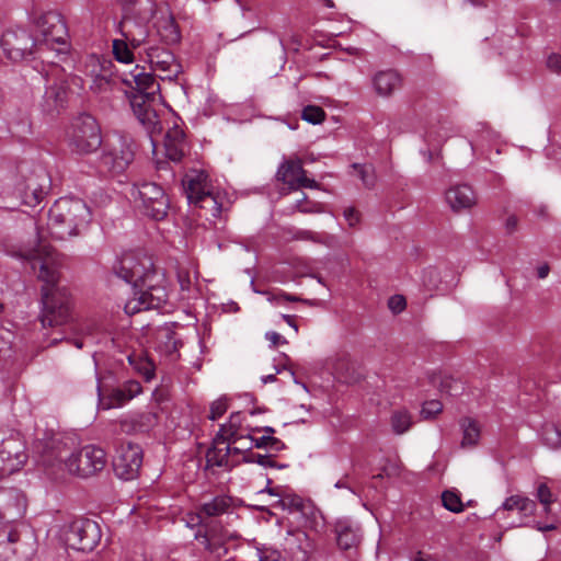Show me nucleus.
Returning a JSON list of instances; mask_svg holds the SVG:
<instances>
[{
	"label": "nucleus",
	"instance_id": "23",
	"mask_svg": "<svg viewBox=\"0 0 561 561\" xmlns=\"http://www.w3.org/2000/svg\"><path fill=\"white\" fill-rule=\"evenodd\" d=\"M230 442H232L230 438L217 433L214 438L213 447L206 453L207 467L230 469L238 463V459L231 458Z\"/></svg>",
	"mask_w": 561,
	"mask_h": 561
},
{
	"label": "nucleus",
	"instance_id": "21",
	"mask_svg": "<svg viewBox=\"0 0 561 561\" xmlns=\"http://www.w3.org/2000/svg\"><path fill=\"white\" fill-rule=\"evenodd\" d=\"M25 511L26 501L21 491L0 490V522H15L24 516Z\"/></svg>",
	"mask_w": 561,
	"mask_h": 561
},
{
	"label": "nucleus",
	"instance_id": "14",
	"mask_svg": "<svg viewBox=\"0 0 561 561\" xmlns=\"http://www.w3.org/2000/svg\"><path fill=\"white\" fill-rule=\"evenodd\" d=\"M535 499L538 505L535 506V518L531 520V527L539 531H548L557 528L558 515L553 512L552 505L556 503V495L546 481L535 482Z\"/></svg>",
	"mask_w": 561,
	"mask_h": 561
},
{
	"label": "nucleus",
	"instance_id": "25",
	"mask_svg": "<svg viewBox=\"0 0 561 561\" xmlns=\"http://www.w3.org/2000/svg\"><path fill=\"white\" fill-rule=\"evenodd\" d=\"M157 424V416L152 412L133 413L122 417L117 423L115 433L138 434L147 433Z\"/></svg>",
	"mask_w": 561,
	"mask_h": 561
},
{
	"label": "nucleus",
	"instance_id": "22",
	"mask_svg": "<svg viewBox=\"0 0 561 561\" xmlns=\"http://www.w3.org/2000/svg\"><path fill=\"white\" fill-rule=\"evenodd\" d=\"M99 390V408L102 410H110L113 408H118L127 403L129 400L138 396L142 388L140 383L136 380H127L122 386L113 388L108 394H101L100 387Z\"/></svg>",
	"mask_w": 561,
	"mask_h": 561
},
{
	"label": "nucleus",
	"instance_id": "51",
	"mask_svg": "<svg viewBox=\"0 0 561 561\" xmlns=\"http://www.w3.org/2000/svg\"><path fill=\"white\" fill-rule=\"evenodd\" d=\"M353 168L357 171L365 186L374 185V174L370 165L354 164Z\"/></svg>",
	"mask_w": 561,
	"mask_h": 561
},
{
	"label": "nucleus",
	"instance_id": "45",
	"mask_svg": "<svg viewBox=\"0 0 561 561\" xmlns=\"http://www.w3.org/2000/svg\"><path fill=\"white\" fill-rule=\"evenodd\" d=\"M301 117L308 123L320 124L324 119L325 113L320 106L308 105L304 107Z\"/></svg>",
	"mask_w": 561,
	"mask_h": 561
},
{
	"label": "nucleus",
	"instance_id": "13",
	"mask_svg": "<svg viewBox=\"0 0 561 561\" xmlns=\"http://www.w3.org/2000/svg\"><path fill=\"white\" fill-rule=\"evenodd\" d=\"M139 55L161 80L173 81L182 72V66L176 61L173 53L162 46L148 45L144 51H139Z\"/></svg>",
	"mask_w": 561,
	"mask_h": 561
},
{
	"label": "nucleus",
	"instance_id": "20",
	"mask_svg": "<svg viewBox=\"0 0 561 561\" xmlns=\"http://www.w3.org/2000/svg\"><path fill=\"white\" fill-rule=\"evenodd\" d=\"M277 179L288 185L289 190L296 191L301 187L318 188L319 184L307 178L300 159L285 160L277 170Z\"/></svg>",
	"mask_w": 561,
	"mask_h": 561
},
{
	"label": "nucleus",
	"instance_id": "33",
	"mask_svg": "<svg viewBox=\"0 0 561 561\" xmlns=\"http://www.w3.org/2000/svg\"><path fill=\"white\" fill-rule=\"evenodd\" d=\"M459 427L462 433L460 446L462 448H473L478 445L481 436V426L472 417H462L459 420Z\"/></svg>",
	"mask_w": 561,
	"mask_h": 561
},
{
	"label": "nucleus",
	"instance_id": "11",
	"mask_svg": "<svg viewBox=\"0 0 561 561\" xmlns=\"http://www.w3.org/2000/svg\"><path fill=\"white\" fill-rule=\"evenodd\" d=\"M289 514L295 515L296 519L301 523L305 528L320 531L323 527V516L319 510L309 501H305L297 494L283 492L282 496L275 504Z\"/></svg>",
	"mask_w": 561,
	"mask_h": 561
},
{
	"label": "nucleus",
	"instance_id": "50",
	"mask_svg": "<svg viewBox=\"0 0 561 561\" xmlns=\"http://www.w3.org/2000/svg\"><path fill=\"white\" fill-rule=\"evenodd\" d=\"M228 410V403L226 398H220L214 401L210 405L209 419L215 421L221 417Z\"/></svg>",
	"mask_w": 561,
	"mask_h": 561
},
{
	"label": "nucleus",
	"instance_id": "6",
	"mask_svg": "<svg viewBox=\"0 0 561 561\" xmlns=\"http://www.w3.org/2000/svg\"><path fill=\"white\" fill-rule=\"evenodd\" d=\"M41 38L36 39L37 54L41 58L47 50H56L57 53L67 51V26L64 18L56 11L44 13L37 22Z\"/></svg>",
	"mask_w": 561,
	"mask_h": 561
},
{
	"label": "nucleus",
	"instance_id": "57",
	"mask_svg": "<svg viewBox=\"0 0 561 561\" xmlns=\"http://www.w3.org/2000/svg\"><path fill=\"white\" fill-rule=\"evenodd\" d=\"M265 339L271 342L273 346H276L278 344H286L287 341L284 336H282L279 333L275 331H268L265 333Z\"/></svg>",
	"mask_w": 561,
	"mask_h": 561
},
{
	"label": "nucleus",
	"instance_id": "49",
	"mask_svg": "<svg viewBox=\"0 0 561 561\" xmlns=\"http://www.w3.org/2000/svg\"><path fill=\"white\" fill-rule=\"evenodd\" d=\"M443 411L442 402L437 400L426 401L421 410V414L424 419H430Z\"/></svg>",
	"mask_w": 561,
	"mask_h": 561
},
{
	"label": "nucleus",
	"instance_id": "10",
	"mask_svg": "<svg viewBox=\"0 0 561 561\" xmlns=\"http://www.w3.org/2000/svg\"><path fill=\"white\" fill-rule=\"evenodd\" d=\"M134 156V140L129 136L113 135L105 140L101 164L113 173H122L133 162Z\"/></svg>",
	"mask_w": 561,
	"mask_h": 561
},
{
	"label": "nucleus",
	"instance_id": "63",
	"mask_svg": "<svg viewBox=\"0 0 561 561\" xmlns=\"http://www.w3.org/2000/svg\"><path fill=\"white\" fill-rule=\"evenodd\" d=\"M282 318L284 319V321L289 325L291 327L295 332H298V327H297V323H296V318L295 316H289V314H283Z\"/></svg>",
	"mask_w": 561,
	"mask_h": 561
},
{
	"label": "nucleus",
	"instance_id": "5",
	"mask_svg": "<svg viewBox=\"0 0 561 561\" xmlns=\"http://www.w3.org/2000/svg\"><path fill=\"white\" fill-rule=\"evenodd\" d=\"M152 11L151 0L126 1L125 14L118 24V31L134 49L144 51L145 47L154 44V34L148 26Z\"/></svg>",
	"mask_w": 561,
	"mask_h": 561
},
{
	"label": "nucleus",
	"instance_id": "41",
	"mask_svg": "<svg viewBox=\"0 0 561 561\" xmlns=\"http://www.w3.org/2000/svg\"><path fill=\"white\" fill-rule=\"evenodd\" d=\"M243 461L248 463H257L264 468H287V465H277L271 455H262L259 453H247L243 455Z\"/></svg>",
	"mask_w": 561,
	"mask_h": 561
},
{
	"label": "nucleus",
	"instance_id": "17",
	"mask_svg": "<svg viewBox=\"0 0 561 561\" xmlns=\"http://www.w3.org/2000/svg\"><path fill=\"white\" fill-rule=\"evenodd\" d=\"M36 39L24 28H9L1 37L4 55L12 61L23 60L27 55L37 53Z\"/></svg>",
	"mask_w": 561,
	"mask_h": 561
},
{
	"label": "nucleus",
	"instance_id": "35",
	"mask_svg": "<svg viewBox=\"0 0 561 561\" xmlns=\"http://www.w3.org/2000/svg\"><path fill=\"white\" fill-rule=\"evenodd\" d=\"M243 416L240 412H234L230 415L229 422L222 424L219 430L221 436L230 438L233 443H238L245 438V435L241 432V424Z\"/></svg>",
	"mask_w": 561,
	"mask_h": 561
},
{
	"label": "nucleus",
	"instance_id": "36",
	"mask_svg": "<svg viewBox=\"0 0 561 561\" xmlns=\"http://www.w3.org/2000/svg\"><path fill=\"white\" fill-rule=\"evenodd\" d=\"M128 363L146 381H150L153 378L154 365L146 355L130 354L128 355Z\"/></svg>",
	"mask_w": 561,
	"mask_h": 561
},
{
	"label": "nucleus",
	"instance_id": "27",
	"mask_svg": "<svg viewBox=\"0 0 561 561\" xmlns=\"http://www.w3.org/2000/svg\"><path fill=\"white\" fill-rule=\"evenodd\" d=\"M208 175L204 171H193L183 179V187L190 204L201 202L204 195L211 192L207 182Z\"/></svg>",
	"mask_w": 561,
	"mask_h": 561
},
{
	"label": "nucleus",
	"instance_id": "24",
	"mask_svg": "<svg viewBox=\"0 0 561 561\" xmlns=\"http://www.w3.org/2000/svg\"><path fill=\"white\" fill-rule=\"evenodd\" d=\"M445 201L454 213H462L476 206L478 198L470 185L455 184L445 192Z\"/></svg>",
	"mask_w": 561,
	"mask_h": 561
},
{
	"label": "nucleus",
	"instance_id": "62",
	"mask_svg": "<svg viewBox=\"0 0 561 561\" xmlns=\"http://www.w3.org/2000/svg\"><path fill=\"white\" fill-rule=\"evenodd\" d=\"M549 271H550V267L547 263H543L541 264L538 268H537V276L538 278L540 279H543L548 276L549 274Z\"/></svg>",
	"mask_w": 561,
	"mask_h": 561
},
{
	"label": "nucleus",
	"instance_id": "28",
	"mask_svg": "<svg viewBox=\"0 0 561 561\" xmlns=\"http://www.w3.org/2000/svg\"><path fill=\"white\" fill-rule=\"evenodd\" d=\"M371 81L375 92L382 98L391 96L402 87L401 75L393 69L376 72Z\"/></svg>",
	"mask_w": 561,
	"mask_h": 561
},
{
	"label": "nucleus",
	"instance_id": "60",
	"mask_svg": "<svg viewBox=\"0 0 561 561\" xmlns=\"http://www.w3.org/2000/svg\"><path fill=\"white\" fill-rule=\"evenodd\" d=\"M299 234L300 238L305 240H311L313 242H324L318 233L310 230L300 231Z\"/></svg>",
	"mask_w": 561,
	"mask_h": 561
},
{
	"label": "nucleus",
	"instance_id": "16",
	"mask_svg": "<svg viewBox=\"0 0 561 561\" xmlns=\"http://www.w3.org/2000/svg\"><path fill=\"white\" fill-rule=\"evenodd\" d=\"M50 188V178L46 170L38 168L16 185V193L22 204L35 207Z\"/></svg>",
	"mask_w": 561,
	"mask_h": 561
},
{
	"label": "nucleus",
	"instance_id": "40",
	"mask_svg": "<svg viewBox=\"0 0 561 561\" xmlns=\"http://www.w3.org/2000/svg\"><path fill=\"white\" fill-rule=\"evenodd\" d=\"M245 439L252 442V447L254 446L256 448H264L270 451L277 453L285 448V444L280 439L270 435H262L261 437H255L252 433H248L245 435Z\"/></svg>",
	"mask_w": 561,
	"mask_h": 561
},
{
	"label": "nucleus",
	"instance_id": "43",
	"mask_svg": "<svg viewBox=\"0 0 561 561\" xmlns=\"http://www.w3.org/2000/svg\"><path fill=\"white\" fill-rule=\"evenodd\" d=\"M195 205L208 210L213 217H219L221 214V204L218 201V196L213 192L204 195L201 202H196Z\"/></svg>",
	"mask_w": 561,
	"mask_h": 561
},
{
	"label": "nucleus",
	"instance_id": "2",
	"mask_svg": "<svg viewBox=\"0 0 561 561\" xmlns=\"http://www.w3.org/2000/svg\"><path fill=\"white\" fill-rule=\"evenodd\" d=\"M39 461L47 468H57L70 474L87 478L105 468L106 453L101 447L89 445L73 453L61 439L51 437L34 446Z\"/></svg>",
	"mask_w": 561,
	"mask_h": 561
},
{
	"label": "nucleus",
	"instance_id": "32",
	"mask_svg": "<svg viewBox=\"0 0 561 561\" xmlns=\"http://www.w3.org/2000/svg\"><path fill=\"white\" fill-rule=\"evenodd\" d=\"M154 28L156 31L152 32L154 34V41L159 38L160 42L165 45L176 44L180 42L181 33L171 14L167 13L158 18L154 23Z\"/></svg>",
	"mask_w": 561,
	"mask_h": 561
},
{
	"label": "nucleus",
	"instance_id": "44",
	"mask_svg": "<svg viewBox=\"0 0 561 561\" xmlns=\"http://www.w3.org/2000/svg\"><path fill=\"white\" fill-rule=\"evenodd\" d=\"M526 508V499L520 496H511L503 503L502 512L516 513L520 516L518 525H523V511Z\"/></svg>",
	"mask_w": 561,
	"mask_h": 561
},
{
	"label": "nucleus",
	"instance_id": "61",
	"mask_svg": "<svg viewBox=\"0 0 561 561\" xmlns=\"http://www.w3.org/2000/svg\"><path fill=\"white\" fill-rule=\"evenodd\" d=\"M517 227V219L515 216H510L507 219H506V222H505V228H506V231L508 233H512L515 231Z\"/></svg>",
	"mask_w": 561,
	"mask_h": 561
},
{
	"label": "nucleus",
	"instance_id": "1",
	"mask_svg": "<svg viewBox=\"0 0 561 561\" xmlns=\"http://www.w3.org/2000/svg\"><path fill=\"white\" fill-rule=\"evenodd\" d=\"M10 254L31 263L34 271L38 267L37 277L45 284L42 289V324L55 327L67 323L71 318L70 295L66 288L57 286L60 266L57 255L45 244L34 251Z\"/></svg>",
	"mask_w": 561,
	"mask_h": 561
},
{
	"label": "nucleus",
	"instance_id": "47",
	"mask_svg": "<svg viewBox=\"0 0 561 561\" xmlns=\"http://www.w3.org/2000/svg\"><path fill=\"white\" fill-rule=\"evenodd\" d=\"M255 556L259 561H279L282 553L278 549L267 546L255 548Z\"/></svg>",
	"mask_w": 561,
	"mask_h": 561
},
{
	"label": "nucleus",
	"instance_id": "59",
	"mask_svg": "<svg viewBox=\"0 0 561 561\" xmlns=\"http://www.w3.org/2000/svg\"><path fill=\"white\" fill-rule=\"evenodd\" d=\"M178 276H179V283H180L181 289L190 290L192 283H191L188 273H184L181 271V272H179Z\"/></svg>",
	"mask_w": 561,
	"mask_h": 561
},
{
	"label": "nucleus",
	"instance_id": "58",
	"mask_svg": "<svg viewBox=\"0 0 561 561\" xmlns=\"http://www.w3.org/2000/svg\"><path fill=\"white\" fill-rule=\"evenodd\" d=\"M300 299L296 296L288 295L285 293H282L279 295L273 296L270 298V301L275 302L276 305L283 304L285 301H299Z\"/></svg>",
	"mask_w": 561,
	"mask_h": 561
},
{
	"label": "nucleus",
	"instance_id": "19",
	"mask_svg": "<svg viewBox=\"0 0 561 561\" xmlns=\"http://www.w3.org/2000/svg\"><path fill=\"white\" fill-rule=\"evenodd\" d=\"M142 463V451L138 445L127 443L122 445L113 460L115 474L122 480H133L137 477Z\"/></svg>",
	"mask_w": 561,
	"mask_h": 561
},
{
	"label": "nucleus",
	"instance_id": "38",
	"mask_svg": "<svg viewBox=\"0 0 561 561\" xmlns=\"http://www.w3.org/2000/svg\"><path fill=\"white\" fill-rule=\"evenodd\" d=\"M542 442L550 448H559L561 446V422L545 423L540 430Z\"/></svg>",
	"mask_w": 561,
	"mask_h": 561
},
{
	"label": "nucleus",
	"instance_id": "54",
	"mask_svg": "<svg viewBox=\"0 0 561 561\" xmlns=\"http://www.w3.org/2000/svg\"><path fill=\"white\" fill-rule=\"evenodd\" d=\"M80 335L88 337L99 331V324L94 320H87L79 325Z\"/></svg>",
	"mask_w": 561,
	"mask_h": 561
},
{
	"label": "nucleus",
	"instance_id": "9",
	"mask_svg": "<svg viewBox=\"0 0 561 561\" xmlns=\"http://www.w3.org/2000/svg\"><path fill=\"white\" fill-rule=\"evenodd\" d=\"M61 539L73 550L92 551L101 540V529L94 520L78 518L64 527Z\"/></svg>",
	"mask_w": 561,
	"mask_h": 561
},
{
	"label": "nucleus",
	"instance_id": "4",
	"mask_svg": "<svg viewBox=\"0 0 561 561\" xmlns=\"http://www.w3.org/2000/svg\"><path fill=\"white\" fill-rule=\"evenodd\" d=\"M232 497L228 495H216L204 501L197 506L196 518L202 529L195 534V539L201 540L205 549L216 558L227 554L226 540L227 531L210 519L228 514L232 508Z\"/></svg>",
	"mask_w": 561,
	"mask_h": 561
},
{
	"label": "nucleus",
	"instance_id": "26",
	"mask_svg": "<svg viewBox=\"0 0 561 561\" xmlns=\"http://www.w3.org/2000/svg\"><path fill=\"white\" fill-rule=\"evenodd\" d=\"M336 543L342 550L356 549L362 540V529L359 525L351 519H337L334 525Z\"/></svg>",
	"mask_w": 561,
	"mask_h": 561
},
{
	"label": "nucleus",
	"instance_id": "18",
	"mask_svg": "<svg viewBox=\"0 0 561 561\" xmlns=\"http://www.w3.org/2000/svg\"><path fill=\"white\" fill-rule=\"evenodd\" d=\"M46 77L51 76L54 79H47L48 85L43 95L42 107L46 113H53L62 107L68 96V79L62 73V69L55 62H51Z\"/></svg>",
	"mask_w": 561,
	"mask_h": 561
},
{
	"label": "nucleus",
	"instance_id": "52",
	"mask_svg": "<svg viewBox=\"0 0 561 561\" xmlns=\"http://www.w3.org/2000/svg\"><path fill=\"white\" fill-rule=\"evenodd\" d=\"M388 307L393 313H400L405 309L407 300L402 295H393L388 300Z\"/></svg>",
	"mask_w": 561,
	"mask_h": 561
},
{
	"label": "nucleus",
	"instance_id": "30",
	"mask_svg": "<svg viewBox=\"0 0 561 561\" xmlns=\"http://www.w3.org/2000/svg\"><path fill=\"white\" fill-rule=\"evenodd\" d=\"M124 82L146 95H152L159 90L154 76L138 65L125 76Z\"/></svg>",
	"mask_w": 561,
	"mask_h": 561
},
{
	"label": "nucleus",
	"instance_id": "12",
	"mask_svg": "<svg viewBox=\"0 0 561 561\" xmlns=\"http://www.w3.org/2000/svg\"><path fill=\"white\" fill-rule=\"evenodd\" d=\"M158 278L147 280L145 284L133 288V296L125 305L127 313H136L142 310L159 309L167 302L168 294L164 286L160 285Z\"/></svg>",
	"mask_w": 561,
	"mask_h": 561
},
{
	"label": "nucleus",
	"instance_id": "39",
	"mask_svg": "<svg viewBox=\"0 0 561 561\" xmlns=\"http://www.w3.org/2000/svg\"><path fill=\"white\" fill-rule=\"evenodd\" d=\"M412 423L413 422L410 412L404 409L396 410L391 414V428L398 435L407 433L411 428Z\"/></svg>",
	"mask_w": 561,
	"mask_h": 561
},
{
	"label": "nucleus",
	"instance_id": "55",
	"mask_svg": "<svg viewBox=\"0 0 561 561\" xmlns=\"http://www.w3.org/2000/svg\"><path fill=\"white\" fill-rule=\"evenodd\" d=\"M343 216L350 227H355L359 222V214L353 207L345 208L343 211Z\"/></svg>",
	"mask_w": 561,
	"mask_h": 561
},
{
	"label": "nucleus",
	"instance_id": "15",
	"mask_svg": "<svg viewBox=\"0 0 561 561\" xmlns=\"http://www.w3.org/2000/svg\"><path fill=\"white\" fill-rule=\"evenodd\" d=\"M133 195L140 201L146 216L154 220H162L168 215L170 202L160 185L151 182L141 183L135 187Z\"/></svg>",
	"mask_w": 561,
	"mask_h": 561
},
{
	"label": "nucleus",
	"instance_id": "29",
	"mask_svg": "<svg viewBox=\"0 0 561 561\" xmlns=\"http://www.w3.org/2000/svg\"><path fill=\"white\" fill-rule=\"evenodd\" d=\"M131 105L134 114L136 115L139 123L149 133L152 146L154 147L156 140L153 136L156 134H161L162 131V125L160 119L158 118L156 111L145 101H142V103H137L136 101H133Z\"/></svg>",
	"mask_w": 561,
	"mask_h": 561
},
{
	"label": "nucleus",
	"instance_id": "31",
	"mask_svg": "<svg viewBox=\"0 0 561 561\" xmlns=\"http://www.w3.org/2000/svg\"><path fill=\"white\" fill-rule=\"evenodd\" d=\"M163 145L165 156L174 162L181 161L186 153L187 144L184 133L179 126H173L168 129Z\"/></svg>",
	"mask_w": 561,
	"mask_h": 561
},
{
	"label": "nucleus",
	"instance_id": "48",
	"mask_svg": "<svg viewBox=\"0 0 561 561\" xmlns=\"http://www.w3.org/2000/svg\"><path fill=\"white\" fill-rule=\"evenodd\" d=\"M296 208L304 214H321L324 211L322 204L308 201L306 195L302 199L297 201Z\"/></svg>",
	"mask_w": 561,
	"mask_h": 561
},
{
	"label": "nucleus",
	"instance_id": "42",
	"mask_svg": "<svg viewBox=\"0 0 561 561\" xmlns=\"http://www.w3.org/2000/svg\"><path fill=\"white\" fill-rule=\"evenodd\" d=\"M443 506L453 512L460 513L463 511L465 505L461 502L460 495L456 491L447 490L442 494Z\"/></svg>",
	"mask_w": 561,
	"mask_h": 561
},
{
	"label": "nucleus",
	"instance_id": "8",
	"mask_svg": "<svg viewBox=\"0 0 561 561\" xmlns=\"http://www.w3.org/2000/svg\"><path fill=\"white\" fill-rule=\"evenodd\" d=\"M68 144L72 151L88 154L100 148L101 130L95 118L89 114L76 117L68 130Z\"/></svg>",
	"mask_w": 561,
	"mask_h": 561
},
{
	"label": "nucleus",
	"instance_id": "34",
	"mask_svg": "<svg viewBox=\"0 0 561 561\" xmlns=\"http://www.w3.org/2000/svg\"><path fill=\"white\" fill-rule=\"evenodd\" d=\"M286 546L290 550H298L302 553V559L307 558L312 551V542L306 531L300 529H289L285 539Z\"/></svg>",
	"mask_w": 561,
	"mask_h": 561
},
{
	"label": "nucleus",
	"instance_id": "53",
	"mask_svg": "<svg viewBox=\"0 0 561 561\" xmlns=\"http://www.w3.org/2000/svg\"><path fill=\"white\" fill-rule=\"evenodd\" d=\"M547 68L559 76H561V54L559 53H551L547 57L546 61Z\"/></svg>",
	"mask_w": 561,
	"mask_h": 561
},
{
	"label": "nucleus",
	"instance_id": "37",
	"mask_svg": "<svg viewBox=\"0 0 561 561\" xmlns=\"http://www.w3.org/2000/svg\"><path fill=\"white\" fill-rule=\"evenodd\" d=\"M133 50H135L127 39L124 37L113 39L112 42V53L116 61L121 64H133L135 60V56Z\"/></svg>",
	"mask_w": 561,
	"mask_h": 561
},
{
	"label": "nucleus",
	"instance_id": "46",
	"mask_svg": "<svg viewBox=\"0 0 561 561\" xmlns=\"http://www.w3.org/2000/svg\"><path fill=\"white\" fill-rule=\"evenodd\" d=\"M113 80L104 75H95L92 79L90 89L98 94L106 93L112 89Z\"/></svg>",
	"mask_w": 561,
	"mask_h": 561
},
{
	"label": "nucleus",
	"instance_id": "7",
	"mask_svg": "<svg viewBox=\"0 0 561 561\" xmlns=\"http://www.w3.org/2000/svg\"><path fill=\"white\" fill-rule=\"evenodd\" d=\"M113 271L119 278L130 284L131 288L158 277L151 259L136 251L123 253L113 265Z\"/></svg>",
	"mask_w": 561,
	"mask_h": 561
},
{
	"label": "nucleus",
	"instance_id": "3",
	"mask_svg": "<svg viewBox=\"0 0 561 561\" xmlns=\"http://www.w3.org/2000/svg\"><path fill=\"white\" fill-rule=\"evenodd\" d=\"M91 220V210L80 198L61 197L54 203L48 211L47 229L36 227V244L30 248H21L16 252L34 251L45 244L54 252L58 253L46 242L47 237L65 240L81 233ZM60 262V259H58Z\"/></svg>",
	"mask_w": 561,
	"mask_h": 561
},
{
	"label": "nucleus",
	"instance_id": "64",
	"mask_svg": "<svg viewBox=\"0 0 561 561\" xmlns=\"http://www.w3.org/2000/svg\"><path fill=\"white\" fill-rule=\"evenodd\" d=\"M237 445L242 448L244 454L250 453L249 450L252 448V442L245 438L238 442Z\"/></svg>",
	"mask_w": 561,
	"mask_h": 561
},
{
	"label": "nucleus",
	"instance_id": "56",
	"mask_svg": "<svg viewBox=\"0 0 561 561\" xmlns=\"http://www.w3.org/2000/svg\"><path fill=\"white\" fill-rule=\"evenodd\" d=\"M167 339H168L167 353H169V355H171V356H174V354L178 352L181 343L175 339V336L173 334H171L169 332H167Z\"/></svg>",
	"mask_w": 561,
	"mask_h": 561
}]
</instances>
